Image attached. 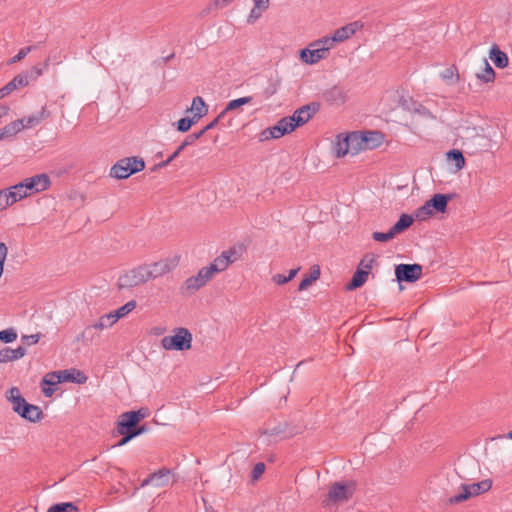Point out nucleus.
Instances as JSON below:
<instances>
[{
    "label": "nucleus",
    "instance_id": "f704fd0d",
    "mask_svg": "<svg viewBox=\"0 0 512 512\" xmlns=\"http://www.w3.org/2000/svg\"><path fill=\"white\" fill-rule=\"evenodd\" d=\"M170 473H171V471L168 468H162L154 473H151L152 478L154 480V486H156V487L165 486L169 481Z\"/></svg>",
    "mask_w": 512,
    "mask_h": 512
},
{
    "label": "nucleus",
    "instance_id": "20e7f679",
    "mask_svg": "<svg viewBox=\"0 0 512 512\" xmlns=\"http://www.w3.org/2000/svg\"><path fill=\"white\" fill-rule=\"evenodd\" d=\"M492 487V481L490 479H484L480 482L473 484H460L461 492L454 494L449 497L448 502L450 504H459L466 501L472 496H478L482 493L489 491Z\"/></svg>",
    "mask_w": 512,
    "mask_h": 512
},
{
    "label": "nucleus",
    "instance_id": "72a5a7b5",
    "mask_svg": "<svg viewBox=\"0 0 512 512\" xmlns=\"http://www.w3.org/2000/svg\"><path fill=\"white\" fill-rule=\"evenodd\" d=\"M116 321L117 320L115 319L114 313L112 311V312H109V313L101 316L95 324L88 327L87 329L94 328V329L102 330L104 328H108V327L112 326Z\"/></svg>",
    "mask_w": 512,
    "mask_h": 512
},
{
    "label": "nucleus",
    "instance_id": "412c9836",
    "mask_svg": "<svg viewBox=\"0 0 512 512\" xmlns=\"http://www.w3.org/2000/svg\"><path fill=\"white\" fill-rule=\"evenodd\" d=\"M489 57L496 67L505 68L508 66L509 59L505 52L501 51L498 45L493 44L490 48Z\"/></svg>",
    "mask_w": 512,
    "mask_h": 512
},
{
    "label": "nucleus",
    "instance_id": "c756f323",
    "mask_svg": "<svg viewBox=\"0 0 512 512\" xmlns=\"http://www.w3.org/2000/svg\"><path fill=\"white\" fill-rule=\"evenodd\" d=\"M190 111L194 112L193 117L197 121L207 113V106L202 97L196 96L193 98Z\"/></svg>",
    "mask_w": 512,
    "mask_h": 512
},
{
    "label": "nucleus",
    "instance_id": "1a4fd4ad",
    "mask_svg": "<svg viewBox=\"0 0 512 512\" xmlns=\"http://www.w3.org/2000/svg\"><path fill=\"white\" fill-rule=\"evenodd\" d=\"M356 135L352 133L343 136L339 134L334 143V153L337 157H343L347 153L351 152L352 155L358 152V147L356 146Z\"/></svg>",
    "mask_w": 512,
    "mask_h": 512
},
{
    "label": "nucleus",
    "instance_id": "39448f33",
    "mask_svg": "<svg viewBox=\"0 0 512 512\" xmlns=\"http://www.w3.org/2000/svg\"><path fill=\"white\" fill-rule=\"evenodd\" d=\"M147 416L146 409L132 410L123 413L117 424V432L119 434L132 433L138 423Z\"/></svg>",
    "mask_w": 512,
    "mask_h": 512
},
{
    "label": "nucleus",
    "instance_id": "b1692460",
    "mask_svg": "<svg viewBox=\"0 0 512 512\" xmlns=\"http://www.w3.org/2000/svg\"><path fill=\"white\" fill-rule=\"evenodd\" d=\"M295 130L293 124L289 121L288 117L281 118L274 126H272V133L275 134V139H278L286 134Z\"/></svg>",
    "mask_w": 512,
    "mask_h": 512
},
{
    "label": "nucleus",
    "instance_id": "8fccbe9b",
    "mask_svg": "<svg viewBox=\"0 0 512 512\" xmlns=\"http://www.w3.org/2000/svg\"><path fill=\"white\" fill-rule=\"evenodd\" d=\"M461 465H462V461H459L458 465H457V468L455 469V474H451V475H440L438 476V480L439 481H446L448 484H450L452 481H457V477H462L461 474H460V471H461Z\"/></svg>",
    "mask_w": 512,
    "mask_h": 512
},
{
    "label": "nucleus",
    "instance_id": "2f4dec72",
    "mask_svg": "<svg viewBox=\"0 0 512 512\" xmlns=\"http://www.w3.org/2000/svg\"><path fill=\"white\" fill-rule=\"evenodd\" d=\"M461 137L466 141L464 144L468 146V142L474 138L484 139L483 129L477 127H465L462 129Z\"/></svg>",
    "mask_w": 512,
    "mask_h": 512
},
{
    "label": "nucleus",
    "instance_id": "3c124183",
    "mask_svg": "<svg viewBox=\"0 0 512 512\" xmlns=\"http://www.w3.org/2000/svg\"><path fill=\"white\" fill-rule=\"evenodd\" d=\"M375 262L374 257L370 255H365L363 259L360 261L358 268H362L363 270H367V273L369 274L370 270L372 269L373 263Z\"/></svg>",
    "mask_w": 512,
    "mask_h": 512
},
{
    "label": "nucleus",
    "instance_id": "ea45409f",
    "mask_svg": "<svg viewBox=\"0 0 512 512\" xmlns=\"http://www.w3.org/2000/svg\"><path fill=\"white\" fill-rule=\"evenodd\" d=\"M136 305L137 303L135 300L128 301L123 306L113 311L115 319L118 321L120 318L126 316L128 313H130L132 310L136 308Z\"/></svg>",
    "mask_w": 512,
    "mask_h": 512
},
{
    "label": "nucleus",
    "instance_id": "f3484780",
    "mask_svg": "<svg viewBox=\"0 0 512 512\" xmlns=\"http://www.w3.org/2000/svg\"><path fill=\"white\" fill-rule=\"evenodd\" d=\"M20 417L28 420L30 422H37L42 418V410L33 404L26 402L23 406L20 407L18 411H16Z\"/></svg>",
    "mask_w": 512,
    "mask_h": 512
},
{
    "label": "nucleus",
    "instance_id": "37998d69",
    "mask_svg": "<svg viewBox=\"0 0 512 512\" xmlns=\"http://www.w3.org/2000/svg\"><path fill=\"white\" fill-rule=\"evenodd\" d=\"M17 339V332L14 328H7L0 331V341L8 344L12 343Z\"/></svg>",
    "mask_w": 512,
    "mask_h": 512
},
{
    "label": "nucleus",
    "instance_id": "c03bdc74",
    "mask_svg": "<svg viewBox=\"0 0 512 512\" xmlns=\"http://www.w3.org/2000/svg\"><path fill=\"white\" fill-rule=\"evenodd\" d=\"M440 76L449 84L455 83L458 80L457 69L455 67L446 68L441 72Z\"/></svg>",
    "mask_w": 512,
    "mask_h": 512
},
{
    "label": "nucleus",
    "instance_id": "9d476101",
    "mask_svg": "<svg viewBox=\"0 0 512 512\" xmlns=\"http://www.w3.org/2000/svg\"><path fill=\"white\" fill-rule=\"evenodd\" d=\"M318 110L319 105L312 102L296 109L291 116L287 117L296 129L297 127L306 124L312 116L318 112Z\"/></svg>",
    "mask_w": 512,
    "mask_h": 512
},
{
    "label": "nucleus",
    "instance_id": "79ce46f5",
    "mask_svg": "<svg viewBox=\"0 0 512 512\" xmlns=\"http://www.w3.org/2000/svg\"><path fill=\"white\" fill-rule=\"evenodd\" d=\"M195 123H197V120L192 116L179 119L175 125L179 132L184 133L187 132Z\"/></svg>",
    "mask_w": 512,
    "mask_h": 512
},
{
    "label": "nucleus",
    "instance_id": "4c0bfd02",
    "mask_svg": "<svg viewBox=\"0 0 512 512\" xmlns=\"http://www.w3.org/2000/svg\"><path fill=\"white\" fill-rule=\"evenodd\" d=\"M47 512H78V507L73 502H61L50 506Z\"/></svg>",
    "mask_w": 512,
    "mask_h": 512
},
{
    "label": "nucleus",
    "instance_id": "4be33fe9",
    "mask_svg": "<svg viewBox=\"0 0 512 512\" xmlns=\"http://www.w3.org/2000/svg\"><path fill=\"white\" fill-rule=\"evenodd\" d=\"M62 382H73L77 384H83L87 381L86 375L75 369L61 370L59 371Z\"/></svg>",
    "mask_w": 512,
    "mask_h": 512
},
{
    "label": "nucleus",
    "instance_id": "473e14b6",
    "mask_svg": "<svg viewBox=\"0 0 512 512\" xmlns=\"http://www.w3.org/2000/svg\"><path fill=\"white\" fill-rule=\"evenodd\" d=\"M287 430L286 422H279L274 425H269L267 428L261 430V435L264 436H280Z\"/></svg>",
    "mask_w": 512,
    "mask_h": 512
},
{
    "label": "nucleus",
    "instance_id": "bf43d9fd",
    "mask_svg": "<svg viewBox=\"0 0 512 512\" xmlns=\"http://www.w3.org/2000/svg\"><path fill=\"white\" fill-rule=\"evenodd\" d=\"M224 116L225 115H222V112H220L219 115L213 121H211L202 130H200L202 135H204L207 131L213 129Z\"/></svg>",
    "mask_w": 512,
    "mask_h": 512
},
{
    "label": "nucleus",
    "instance_id": "052dcab7",
    "mask_svg": "<svg viewBox=\"0 0 512 512\" xmlns=\"http://www.w3.org/2000/svg\"><path fill=\"white\" fill-rule=\"evenodd\" d=\"M269 139H275V134L272 133V127H268L260 133V141H266Z\"/></svg>",
    "mask_w": 512,
    "mask_h": 512
},
{
    "label": "nucleus",
    "instance_id": "0e129e2a",
    "mask_svg": "<svg viewBox=\"0 0 512 512\" xmlns=\"http://www.w3.org/2000/svg\"><path fill=\"white\" fill-rule=\"evenodd\" d=\"M263 10H260L254 6V8L251 10L248 22H253L254 20L258 19L261 16Z\"/></svg>",
    "mask_w": 512,
    "mask_h": 512
},
{
    "label": "nucleus",
    "instance_id": "58836bf2",
    "mask_svg": "<svg viewBox=\"0 0 512 512\" xmlns=\"http://www.w3.org/2000/svg\"><path fill=\"white\" fill-rule=\"evenodd\" d=\"M484 69L481 73H477L476 76L479 80L483 81L484 83L493 82L495 79V71L491 67V65L488 63L486 59H484Z\"/></svg>",
    "mask_w": 512,
    "mask_h": 512
},
{
    "label": "nucleus",
    "instance_id": "6e6d98bb",
    "mask_svg": "<svg viewBox=\"0 0 512 512\" xmlns=\"http://www.w3.org/2000/svg\"><path fill=\"white\" fill-rule=\"evenodd\" d=\"M40 340V334L23 335L21 341L23 344L31 346L37 344Z\"/></svg>",
    "mask_w": 512,
    "mask_h": 512
},
{
    "label": "nucleus",
    "instance_id": "a19ab883",
    "mask_svg": "<svg viewBox=\"0 0 512 512\" xmlns=\"http://www.w3.org/2000/svg\"><path fill=\"white\" fill-rule=\"evenodd\" d=\"M433 210L430 206V203L429 201H426L424 205L420 206L419 208H417L414 212V217L417 219V220H425L426 218H428L429 216L433 215Z\"/></svg>",
    "mask_w": 512,
    "mask_h": 512
},
{
    "label": "nucleus",
    "instance_id": "7c9ffc66",
    "mask_svg": "<svg viewBox=\"0 0 512 512\" xmlns=\"http://www.w3.org/2000/svg\"><path fill=\"white\" fill-rule=\"evenodd\" d=\"M253 100V97L251 96H245L237 99H233L229 101L225 108L221 111L222 115H226L228 112L237 110L241 108L243 105L250 104Z\"/></svg>",
    "mask_w": 512,
    "mask_h": 512
},
{
    "label": "nucleus",
    "instance_id": "5fc2aeb1",
    "mask_svg": "<svg viewBox=\"0 0 512 512\" xmlns=\"http://www.w3.org/2000/svg\"><path fill=\"white\" fill-rule=\"evenodd\" d=\"M335 42L336 41H332V36L331 37H324V38H322L320 40H317V41L313 42L310 45V47H316V46L322 47V46H324V47H329V49H330V48H332V46H333V44Z\"/></svg>",
    "mask_w": 512,
    "mask_h": 512
},
{
    "label": "nucleus",
    "instance_id": "338daca9",
    "mask_svg": "<svg viewBox=\"0 0 512 512\" xmlns=\"http://www.w3.org/2000/svg\"><path fill=\"white\" fill-rule=\"evenodd\" d=\"M8 248L5 243L0 242V260L1 262H5V259L7 257Z\"/></svg>",
    "mask_w": 512,
    "mask_h": 512
},
{
    "label": "nucleus",
    "instance_id": "423d86ee",
    "mask_svg": "<svg viewBox=\"0 0 512 512\" xmlns=\"http://www.w3.org/2000/svg\"><path fill=\"white\" fill-rule=\"evenodd\" d=\"M148 281L146 265H140L121 275L118 279L119 289L132 288Z\"/></svg>",
    "mask_w": 512,
    "mask_h": 512
},
{
    "label": "nucleus",
    "instance_id": "0eeeda50",
    "mask_svg": "<svg viewBox=\"0 0 512 512\" xmlns=\"http://www.w3.org/2000/svg\"><path fill=\"white\" fill-rule=\"evenodd\" d=\"M356 135V146L359 150L375 149L384 141V134L377 130L353 132Z\"/></svg>",
    "mask_w": 512,
    "mask_h": 512
},
{
    "label": "nucleus",
    "instance_id": "6ab92c4d",
    "mask_svg": "<svg viewBox=\"0 0 512 512\" xmlns=\"http://www.w3.org/2000/svg\"><path fill=\"white\" fill-rule=\"evenodd\" d=\"M452 199L451 194H434L428 201L434 211L444 213L447 209L448 202Z\"/></svg>",
    "mask_w": 512,
    "mask_h": 512
},
{
    "label": "nucleus",
    "instance_id": "aec40b11",
    "mask_svg": "<svg viewBox=\"0 0 512 512\" xmlns=\"http://www.w3.org/2000/svg\"><path fill=\"white\" fill-rule=\"evenodd\" d=\"M49 116H50V112L45 107H43L41 109V111H39L35 114H32V115H29L27 117H23V118L19 119V121H22L23 129H26V128H32L34 126H37L38 124H40L44 119L48 118Z\"/></svg>",
    "mask_w": 512,
    "mask_h": 512
},
{
    "label": "nucleus",
    "instance_id": "2eb2a0df",
    "mask_svg": "<svg viewBox=\"0 0 512 512\" xmlns=\"http://www.w3.org/2000/svg\"><path fill=\"white\" fill-rule=\"evenodd\" d=\"M323 99L332 106H341L347 100L346 91L335 85L323 92Z\"/></svg>",
    "mask_w": 512,
    "mask_h": 512
},
{
    "label": "nucleus",
    "instance_id": "69168bd1",
    "mask_svg": "<svg viewBox=\"0 0 512 512\" xmlns=\"http://www.w3.org/2000/svg\"><path fill=\"white\" fill-rule=\"evenodd\" d=\"M255 7L260 10H266L269 5V0H254Z\"/></svg>",
    "mask_w": 512,
    "mask_h": 512
},
{
    "label": "nucleus",
    "instance_id": "ddd939ff",
    "mask_svg": "<svg viewBox=\"0 0 512 512\" xmlns=\"http://www.w3.org/2000/svg\"><path fill=\"white\" fill-rule=\"evenodd\" d=\"M175 266L173 261L168 259L154 262L151 265H146V272L148 280L156 279L170 272Z\"/></svg>",
    "mask_w": 512,
    "mask_h": 512
},
{
    "label": "nucleus",
    "instance_id": "49530a36",
    "mask_svg": "<svg viewBox=\"0 0 512 512\" xmlns=\"http://www.w3.org/2000/svg\"><path fill=\"white\" fill-rule=\"evenodd\" d=\"M36 48V45H30L20 49L19 52L9 60V64H14L23 60L28 55V53L35 50Z\"/></svg>",
    "mask_w": 512,
    "mask_h": 512
},
{
    "label": "nucleus",
    "instance_id": "e2e57ef3",
    "mask_svg": "<svg viewBox=\"0 0 512 512\" xmlns=\"http://www.w3.org/2000/svg\"><path fill=\"white\" fill-rule=\"evenodd\" d=\"M273 281L278 285H283L289 282L288 275L284 276L282 274H276L273 276Z\"/></svg>",
    "mask_w": 512,
    "mask_h": 512
},
{
    "label": "nucleus",
    "instance_id": "680f3d73",
    "mask_svg": "<svg viewBox=\"0 0 512 512\" xmlns=\"http://www.w3.org/2000/svg\"><path fill=\"white\" fill-rule=\"evenodd\" d=\"M121 435H122V438L115 445L117 447L124 446L125 444H127L129 441H131L134 438L132 433H129V434L128 433H124V434H121Z\"/></svg>",
    "mask_w": 512,
    "mask_h": 512
},
{
    "label": "nucleus",
    "instance_id": "4468645a",
    "mask_svg": "<svg viewBox=\"0 0 512 512\" xmlns=\"http://www.w3.org/2000/svg\"><path fill=\"white\" fill-rule=\"evenodd\" d=\"M29 193H37L46 190L50 185V178L47 174H38L24 180Z\"/></svg>",
    "mask_w": 512,
    "mask_h": 512
},
{
    "label": "nucleus",
    "instance_id": "a211bd4d",
    "mask_svg": "<svg viewBox=\"0 0 512 512\" xmlns=\"http://www.w3.org/2000/svg\"><path fill=\"white\" fill-rule=\"evenodd\" d=\"M27 353V350L23 346H19L16 349L5 347L0 350V364L8 363L23 358Z\"/></svg>",
    "mask_w": 512,
    "mask_h": 512
},
{
    "label": "nucleus",
    "instance_id": "f8f14e48",
    "mask_svg": "<svg viewBox=\"0 0 512 512\" xmlns=\"http://www.w3.org/2000/svg\"><path fill=\"white\" fill-rule=\"evenodd\" d=\"M329 47H312L300 50V59L306 64H315L328 56Z\"/></svg>",
    "mask_w": 512,
    "mask_h": 512
},
{
    "label": "nucleus",
    "instance_id": "bb28decb",
    "mask_svg": "<svg viewBox=\"0 0 512 512\" xmlns=\"http://www.w3.org/2000/svg\"><path fill=\"white\" fill-rule=\"evenodd\" d=\"M7 399L12 403V409L14 412L18 411L20 407L27 402L17 387H12L9 389Z\"/></svg>",
    "mask_w": 512,
    "mask_h": 512
},
{
    "label": "nucleus",
    "instance_id": "393cba45",
    "mask_svg": "<svg viewBox=\"0 0 512 512\" xmlns=\"http://www.w3.org/2000/svg\"><path fill=\"white\" fill-rule=\"evenodd\" d=\"M367 270H363L362 268H357L354 272L350 282L346 285V289L348 291L355 290L361 286H363L368 277Z\"/></svg>",
    "mask_w": 512,
    "mask_h": 512
},
{
    "label": "nucleus",
    "instance_id": "c85d7f7f",
    "mask_svg": "<svg viewBox=\"0 0 512 512\" xmlns=\"http://www.w3.org/2000/svg\"><path fill=\"white\" fill-rule=\"evenodd\" d=\"M320 277V268L318 265H314L310 269V273L305 275L301 280L298 290L304 291L306 290L314 281H316Z\"/></svg>",
    "mask_w": 512,
    "mask_h": 512
},
{
    "label": "nucleus",
    "instance_id": "13d9d810",
    "mask_svg": "<svg viewBox=\"0 0 512 512\" xmlns=\"http://www.w3.org/2000/svg\"><path fill=\"white\" fill-rule=\"evenodd\" d=\"M3 191H5L4 200L7 201V207L19 201L18 197L12 192L10 188L4 189Z\"/></svg>",
    "mask_w": 512,
    "mask_h": 512
},
{
    "label": "nucleus",
    "instance_id": "e433bc0d",
    "mask_svg": "<svg viewBox=\"0 0 512 512\" xmlns=\"http://www.w3.org/2000/svg\"><path fill=\"white\" fill-rule=\"evenodd\" d=\"M28 84L29 75L27 73H20L7 83V85L11 87V92L18 88L26 87Z\"/></svg>",
    "mask_w": 512,
    "mask_h": 512
},
{
    "label": "nucleus",
    "instance_id": "c9c22d12",
    "mask_svg": "<svg viewBox=\"0 0 512 512\" xmlns=\"http://www.w3.org/2000/svg\"><path fill=\"white\" fill-rule=\"evenodd\" d=\"M447 159L454 163L455 167L460 170L465 166V158L460 150L452 149L447 152Z\"/></svg>",
    "mask_w": 512,
    "mask_h": 512
},
{
    "label": "nucleus",
    "instance_id": "f03ea898",
    "mask_svg": "<svg viewBox=\"0 0 512 512\" xmlns=\"http://www.w3.org/2000/svg\"><path fill=\"white\" fill-rule=\"evenodd\" d=\"M356 490L354 481L335 482L328 491L326 499L323 500V506L328 507L331 503L338 504L348 501Z\"/></svg>",
    "mask_w": 512,
    "mask_h": 512
},
{
    "label": "nucleus",
    "instance_id": "09e8293b",
    "mask_svg": "<svg viewBox=\"0 0 512 512\" xmlns=\"http://www.w3.org/2000/svg\"><path fill=\"white\" fill-rule=\"evenodd\" d=\"M395 233L392 228H390L387 232H373L372 238L377 242H387L395 237Z\"/></svg>",
    "mask_w": 512,
    "mask_h": 512
},
{
    "label": "nucleus",
    "instance_id": "a878e982",
    "mask_svg": "<svg viewBox=\"0 0 512 512\" xmlns=\"http://www.w3.org/2000/svg\"><path fill=\"white\" fill-rule=\"evenodd\" d=\"M414 221V217L409 214H402L398 221L391 227L395 235L401 234L406 231Z\"/></svg>",
    "mask_w": 512,
    "mask_h": 512
},
{
    "label": "nucleus",
    "instance_id": "a18cd8bd",
    "mask_svg": "<svg viewBox=\"0 0 512 512\" xmlns=\"http://www.w3.org/2000/svg\"><path fill=\"white\" fill-rule=\"evenodd\" d=\"M59 383H62L61 375L59 374V371L48 373L42 379V385L54 386Z\"/></svg>",
    "mask_w": 512,
    "mask_h": 512
},
{
    "label": "nucleus",
    "instance_id": "864d4df0",
    "mask_svg": "<svg viewBox=\"0 0 512 512\" xmlns=\"http://www.w3.org/2000/svg\"><path fill=\"white\" fill-rule=\"evenodd\" d=\"M44 72V68H42L41 64H37L32 67L30 71H27L26 73L29 75V82L31 80H36L38 77H40Z\"/></svg>",
    "mask_w": 512,
    "mask_h": 512
},
{
    "label": "nucleus",
    "instance_id": "6e6552de",
    "mask_svg": "<svg viewBox=\"0 0 512 512\" xmlns=\"http://www.w3.org/2000/svg\"><path fill=\"white\" fill-rule=\"evenodd\" d=\"M422 276V266L420 264H398L395 266L396 280L406 283H414Z\"/></svg>",
    "mask_w": 512,
    "mask_h": 512
},
{
    "label": "nucleus",
    "instance_id": "5701e85b",
    "mask_svg": "<svg viewBox=\"0 0 512 512\" xmlns=\"http://www.w3.org/2000/svg\"><path fill=\"white\" fill-rule=\"evenodd\" d=\"M230 252H222L220 256L215 258L212 263L207 266L210 272L214 275L216 273L224 271L230 264Z\"/></svg>",
    "mask_w": 512,
    "mask_h": 512
},
{
    "label": "nucleus",
    "instance_id": "f257e3e1",
    "mask_svg": "<svg viewBox=\"0 0 512 512\" xmlns=\"http://www.w3.org/2000/svg\"><path fill=\"white\" fill-rule=\"evenodd\" d=\"M145 162L139 157H126L118 160L110 169V176L115 179H127L131 175L142 171Z\"/></svg>",
    "mask_w": 512,
    "mask_h": 512
},
{
    "label": "nucleus",
    "instance_id": "de8ad7c7",
    "mask_svg": "<svg viewBox=\"0 0 512 512\" xmlns=\"http://www.w3.org/2000/svg\"><path fill=\"white\" fill-rule=\"evenodd\" d=\"M10 189L18 197L19 200L30 195L28 189L26 188V184L24 183V181L10 187Z\"/></svg>",
    "mask_w": 512,
    "mask_h": 512
},
{
    "label": "nucleus",
    "instance_id": "cd10ccee",
    "mask_svg": "<svg viewBox=\"0 0 512 512\" xmlns=\"http://www.w3.org/2000/svg\"><path fill=\"white\" fill-rule=\"evenodd\" d=\"M21 130H23V124L22 121L16 120L13 121L6 126H4L2 129H0V140L8 137H12L19 133Z\"/></svg>",
    "mask_w": 512,
    "mask_h": 512
},
{
    "label": "nucleus",
    "instance_id": "7ed1b4c3",
    "mask_svg": "<svg viewBox=\"0 0 512 512\" xmlns=\"http://www.w3.org/2000/svg\"><path fill=\"white\" fill-rule=\"evenodd\" d=\"M192 334L187 328H176L173 335L161 339V345L165 350L185 351L191 348Z\"/></svg>",
    "mask_w": 512,
    "mask_h": 512
},
{
    "label": "nucleus",
    "instance_id": "774afa93",
    "mask_svg": "<svg viewBox=\"0 0 512 512\" xmlns=\"http://www.w3.org/2000/svg\"><path fill=\"white\" fill-rule=\"evenodd\" d=\"M46 386L47 385L41 384L42 392L46 397H51L53 395V393L55 392V389H53L51 386H48V387H46Z\"/></svg>",
    "mask_w": 512,
    "mask_h": 512
},
{
    "label": "nucleus",
    "instance_id": "dca6fc26",
    "mask_svg": "<svg viewBox=\"0 0 512 512\" xmlns=\"http://www.w3.org/2000/svg\"><path fill=\"white\" fill-rule=\"evenodd\" d=\"M363 28L361 21H354L338 28L332 35V41L343 42Z\"/></svg>",
    "mask_w": 512,
    "mask_h": 512
},
{
    "label": "nucleus",
    "instance_id": "4d7b16f0",
    "mask_svg": "<svg viewBox=\"0 0 512 512\" xmlns=\"http://www.w3.org/2000/svg\"><path fill=\"white\" fill-rule=\"evenodd\" d=\"M202 136L203 135H202V133L200 131L199 132L191 133L188 136H186V138L184 139V141H183L184 145H187V146L193 145Z\"/></svg>",
    "mask_w": 512,
    "mask_h": 512
},
{
    "label": "nucleus",
    "instance_id": "603ef678",
    "mask_svg": "<svg viewBox=\"0 0 512 512\" xmlns=\"http://www.w3.org/2000/svg\"><path fill=\"white\" fill-rule=\"evenodd\" d=\"M265 471V464L263 462H258L254 465L252 472H251V478L252 480H257L261 477V475Z\"/></svg>",
    "mask_w": 512,
    "mask_h": 512
},
{
    "label": "nucleus",
    "instance_id": "9b49d317",
    "mask_svg": "<svg viewBox=\"0 0 512 512\" xmlns=\"http://www.w3.org/2000/svg\"><path fill=\"white\" fill-rule=\"evenodd\" d=\"M213 274L206 267L201 268L197 275L191 276L186 279L184 286L182 289H185L188 292H194L203 287L209 280H211Z\"/></svg>",
    "mask_w": 512,
    "mask_h": 512
}]
</instances>
